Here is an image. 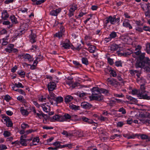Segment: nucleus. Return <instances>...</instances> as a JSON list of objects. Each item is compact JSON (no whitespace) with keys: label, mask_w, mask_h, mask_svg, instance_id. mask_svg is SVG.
I'll use <instances>...</instances> for the list:
<instances>
[{"label":"nucleus","mask_w":150,"mask_h":150,"mask_svg":"<svg viewBox=\"0 0 150 150\" xmlns=\"http://www.w3.org/2000/svg\"><path fill=\"white\" fill-rule=\"evenodd\" d=\"M145 53L141 54L139 56V60L137 61L135 67L137 68H143L146 65H150V60L148 57H145Z\"/></svg>","instance_id":"f257e3e1"},{"label":"nucleus","mask_w":150,"mask_h":150,"mask_svg":"<svg viewBox=\"0 0 150 150\" xmlns=\"http://www.w3.org/2000/svg\"><path fill=\"white\" fill-rule=\"evenodd\" d=\"M92 94L91 96H96L101 93L107 94L109 93L108 90L103 88H100L98 87H94L91 89Z\"/></svg>","instance_id":"f03ea898"},{"label":"nucleus","mask_w":150,"mask_h":150,"mask_svg":"<svg viewBox=\"0 0 150 150\" xmlns=\"http://www.w3.org/2000/svg\"><path fill=\"white\" fill-rule=\"evenodd\" d=\"M105 24L106 26L109 23L113 25L117 22V23L120 21V18H116L115 16H114L113 17H112L111 16H109L108 17L105 18Z\"/></svg>","instance_id":"7ed1b4c3"},{"label":"nucleus","mask_w":150,"mask_h":150,"mask_svg":"<svg viewBox=\"0 0 150 150\" xmlns=\"http://www.w3.org/2000/svg\"><path fill=\"white\" fill-rule=\"evenodd\" d=\"M142 117L143 118H141L139 119V120L142 123L148 125L150 123V120L146 118V117H150V114L148 113H143L142 114Z\"/></svg>","instance_id":"20e7f679"},{"label":"nucleus","mask_w":150,"mask_h":150,"mask_svg":"<svg viewBox=\"0 0 150 150\" xmlns=\"http://www.w3.org/2000/svg\"><path fill=\"white\" fill-rule=\"evenodd\" d=\"M142 117L143 118H141L139 119V120L142 123L148 125L150 123V120L146 118V117H150V114L148 113H143L142 114Z\"/></svg>","instance_id":"39448f33"},{"label":"nucleus","mask_w":150,"mask_h":150,"mask_svg":"<svg viewBox=\"0 0 150 150\" xmlns=\"http://www.w3.org/2000/svg\"><path fill=\"white\" fill-rule=\"evenodd\" d=\"M90 98L93 100L100 102L102 101L104 99V96L101 94V93L96 96H91Z\"/></svg>","instance_id":"423d86ee"},{"label":"nucleus","mask_w":150,"mask_h":150,"mask_svg":"<svg viewBox=\"0 0 150 150\" xmlns=\"http://www.w3.org/2000/svg\"><path fill=\"white\" fill-rule=\"evenodd\" d=\"M144 89L145 87L144 85H140V93L138 94V97H139V98L143 99L142 98H141L142 96L143 95H144V94L147 95V92L144 90Z\"/></svg>","instance_id":"0eeeda50"},{"label":"nucleus","mask_w":150,"mask_h":150,"mask_svg":"<svg viewBox=\"0 0 150 150\" xmlns=\"http://www.w3.org/2000/svg\"><path fill=\"white\" fill-rule=\"evenodd\" d=\"M51 120L52 121H64V119L63 116H59L58 115H56L52 117Z\"/></svg>","instance_id":"6e6552de"},{"label":"nucleus","mask_w":150,"mask_h":150,"mask_svg":"<svg viewBox=\"0 0 150 150\" xmlns=\"http://www.w3.org/2000/svg\"><path fill=\"white\" fill-rule=\"evenodd\" d=\"M81 106L84 109H89L92 107V105L86 102H82L81 104Z\"/></svg>","instance_id":"1a4fd4ad"},{"label":"nucleus","mask_w":150,"mask_h":150,"mask_svg":"<svg viewBox=\"0 0 150 150\" xmlns=\"http://www.w3.org/2000/svg\"><path fill=\"white\" fill-rule=\"evenodd\" d=\"M20 56L21 58L22 57L25 59H28L30 62H33V57L30 55L28 54H23L21 56V55H19V57Z\"/></svg>","instance_id":"9d476101"},{"label":"nucleus","mask_w":150,"mask_h":150,"mask_svg":"<svg viewBox=\"0 0 150 150\" xmlns=\"http://www.w3.org/2000/svg\"><path fill=\"white\" fill-rule=\"evenodd\" d=\"M129 20L128 19L125 20L123 22V25L125 28H128L130 30L132 29V27L129 22Z\"/></svg>","instance_id":"9b49d317"},{"label":"nucleus","mask_w":150,"mask_h":150,"mask_svg":"<svg viewBox=\"0 0 150 150\" xmlns=\"http://www.w3.org/2000/svg\"><path fill=\"white\" fill-rule=\"evenodd\" d=\"M56 84L54 82H51V81L47 85V88L49 91H52L55 89Z\"/></svg>","instance_id":"f8f14e48"},{"label":"nucleus","mask_w":150,"mask_h":150,"mask_svg":"<svg viewBox=\"0 0 150 150\" xmlns=\"http://www.w3.org/2000/svg\"><path fill=\"white\" fill-rule=\"evenodd\" d=\"M26 26H28V25L25 23L22 24L20 26V29H19V32H20L19 33V35L21 34H21L24 33L25 30H26Z\"/></svg>","instance_id":"ddd939ff"},{"label":"nucleus","mask_w":150,"mask_h":150,"mask_svg":"<svg viewBox=\"0 0 150 150\" xmlns=\"http://www.w3.org/2000/svg\"><path fill=\"white\" fill-rule=\"evenodd\" d=\"M71 43L68 39H66L65 42L62 44V47L66 49H69L71 47Z\"/></svg>","instance_id":"4468645a"},{"label":"nucleus","mask_w":150,"mask_h":150,"mask_svg":"<svg viewBox=\"0 0 150 150\" xmlns=\"http://www.w3.org/2000/svg\"><path fill=\"white\" fill-rule=\"evenodd\" d=\"M61 11V9L59 8L55 10H53L50 12V14L52 16H57Z\"/></svg>","instance_id":"2eb2a0df"},{"label":"nucleus","mask_w":150,"mask_h":150,"mask_svg":"<svg viewBox=\"0 0 150 150\" xmlns=\"http://www.w3.org/2000/svg\"><path fill=\"white\" fill-rule=\"evenodd\" d=\"M54 104L56 105L59 103H61L63 101V98L61 96H58L55 99V100H54Z\"/></svg>","instance_id":"dca6fc26"},{"label":"nucleus","mask_w":150,"mask_h":150,"mask_svg":"<svg viewBox=\"0 0 150 150\" xmlns=\"http://www.w3.org/2000/svg\"><path fill=\"white\" fill-rule=\"evenodd\" d=\"M141 47L140 45H138L135 48L134 50L136 51L133 53V55H136L137 56L139 55L141 53L140 49Z\"/></svg>","instance_id":"f3484780"},{"label":"nucleus","mask_w":150,"mask_h":150,"mask_svg":"<svg viewBox=\"0 0 150 150\" xmlns=\"http://www.w3.org/2000/svg\"><path fill=\"white\" fill-rule=\"evenodd\" d=\"M20 112L22 115L25 116H28L29 114V113L27 111V110L25 109L23 107H21Z\"/></svg>","instance_id":"a211bd4d"},{"label":"nucleus","mask_w":150,"mask_h":150,"mask_svg":"<svg viewBox=\"0 0 150 150\" xmlns=\"http://www.w3.org/2000/svg\"><path fill=\"white\" fill-rule=\"evenodd\" d=\"M126 98L131 102L130 103L131 104L136 103L138 102V100L136 98H133L130 96H127Z\"/></svg>","instance_id":"6ab92c4d"},{"label":"nucleus","mask_w":150,"mask_h":150,"mask_svg":"<svg viewBox=\"0 0 150 150\" xmlns=\"http://www.w3.org/2000/svg\"><path fill=\"white\" fill-rule=\"evenodd\" d=\"M14 47V45L12 44L8 45L7 47L5 49V50L7 52L11 53L12 52L13 48Z\"/></svg>","instance_id":"aec40b11"},{"label":"nucleus","mask_w":150,"mask_h":150,"mask_svg":"<svg viewBox=\"0 0 150 150\" xmlns=\"http://www.w3.org/2000/svg\"><path fill=\"white\" fill-rule=\"evenodd\" d=\"M82 120L83 121L87 122L88 124H93L95 123L93 120L89 119L85 117H82Z\"/></svg>","instance_id":"412c9836"},{"label":"nucleus","mask_w":150,"mask_h":150,"mask_svg":"<svg viewBox=\"0 0 150 150\" xmlns=\"http://www.w3.org/2000/svg\"><path fill=\"white\" fill-rule=\"evenodd\" d=\"M36 36L35 34L32 33L30 35V41L32 43H34L36 42L35 38Z\"/></svg>","instance_id":"4be33fe9"},{"label":"nucleus","mask_w":150,"mask_h":150,"mask_svg":"<svg viewBox=\"0 0 150 150\" xmlns=\"http://www.w3.org/2000/svg\"><path fill=\"white\" fill-rule=\"evenodd\" d=\"M1 14V17L4 20L8 17L9 15L7 13V11L6 10L3 11Z\"/></svg>","instance_id":"5701e85b"},{"label":"nucleus","mask_w":150,"mask_h":150,"mask_svg":"<svg viewBox=\"0 0 150 150\" xmlns=\"http://www.w3.org/2000/svg\"><path fill=\"white\" fill-rule=\"evenodd\" d=\"M117 33L114 31H112L110 34L109 36L112 39L115 38L116 37H117Z\"/></svg>","instance_id":"b1692460"},{"label":"nucleus","mask_w":150,"mask_h":150,"mask_svg":"<svg viewBox=\"0 0 150 150\" xmlns=\"http://www.w3.org/2000/svg\"><path fill=\"white\" fill-rule=\"evenodd\" d=\"M69 107L70 109L76 110L80 109V107L79 106L75 105L72 104L69 105Z\"/></svg>","instance_id":"393cba45"},{"label":"nucleus","mask_w":150,"mask_h":150,"mask_svg":"<svg viewBox=\"0 0 150 150\" xmlns=\"http://www.w3.org/2000/svg\"><path fill=\"white\" fill-rule=\"evenodd\" d=\"M118 48V46L116 44H113L110 47V50L111 51L117 50Z\"/></svg>","instance_id":"a878e982"},{"label":"nucleus","mask_w":150,"mask_h":150,"mask_svg":"<svg viewBox=\"0 0 150 150\" xmlns=\"http://www.w3.org/2000/svg\"><path fill=\"white\" fill-rule=\"evenodd\" d=\"M19 101L21 102L25 106H26V101L23 96H19Z\"/></svg>","instance_id":"bb28decb"},{"label":"nucleus","mask_w":150,"mask_h":150,"mask_svg":"<svg viewBox=\"0 0 150 150\" xmlns=\"http://www.w3.org/2000/svg\"><path fill=\"white\" fill-rule=\"evenodd\" d=\"M73 99V97L71 96H66L65 98V101L66 103L71 101Z\"/></svg>","instance_id":"cd10ccee"},{"label":"nucleus","mask_w":150,"mask_h":150,"mask_svg":"<svg viewBox=\"0 0 150 150\" xmlns=\"http://www.w3.org/2000/svg\"><path fill=\"white\" fill-rule=\"evenodd\" d=\"M96 49V47L95 46L93 45H91L88 48V50L90 52L93 53L95 52Z\"/></svg>","instance_id":"c85d7f7f"},{"label":"nucleus","mask_w":150,"mask_h":150,"mask_svg":"<svg viewBox=\"0 0 150 150\" xmlns=\"http://www.w3.org/2000/svg\"><path fill=\"white\" fill-rule=\"evenodd\" d=\"M140 93V91L136 88H134L132 89L131 91V94L133 95H137L138 97V94Z\"/></svg>","instance_id":"c756f323"},{"label":"nucleus","mask_w":150,"mask_h":150,"mask_svg":"<svg viewBox=\"0 0 150 150\" xmlns=\"http://www.w3.org/2000/svg\"><path fill=\"white\" fill-rule=\"evenodd\" d=\"M140 137L142 139H147L148 141L150 140V137L145 134H141L140 135Z\"/></svg>","instance_id":"7c9ffc66"},{"label":"nucleus","mask_w":150,"mask_h":150,"mask_svg":"<svg viewBox=\"0 0 150 150\" xmlns=\"http://www.w3.org/2000/svg\"><path fill=\"white\" fill-rule=\"evenodd\" d=\"M71 46L70 47H71V48L73 49V50H79L81 49V44H79L78 46L76 47H74V46H73L72 44H71Z\"/></svg>","instance_id":"2f4dec72"},{"label":"nucleus","mask_w":150,"mask_h":150,"mask_svg":"<svg viewBox=\"0 0 150 150\" xmlns=\"http://www.w3.org/2000/svg\"><path fill=\"white\" fill-rule=\"evenodd\" d=\"M10 18L13 23L15 24L17 23L16 19L14 16H10Z\"/></svg>","instance_id":"473e14b6"},{"label":"nucleus","mask_w":150,"mask_h":150,"mask_svg":"<svg viewBox=\"0 0 150 150\" xmlns=\"http://www.w3.org/2000/svg\"><path fill=\"white\" fill-rule=\"evenodd\" d=\"M63 34V33L59 31L57 33H56L54 35V37H57L59 38H61L62 37V36Z\"/></svg>","instance_id":"72a5a7b5"},{"label":"nucleus","mask_w":150,"mask_h":150,"mask_svg":"<svg viewBox=\"0 0 150 150\" xmlns=\"http://www.w3.org/2000/svg\"><path fill=\"white\" fill-rule=\"evenodd\" d=\"M42 107L43 111L45 112H49L50 111V108H48L44 104H42Z\"/></svg>","instance_id":"f704fd0d"},{"label":"nucleus","mask_w":150,"mask_h":150,"mask_svg":"<svg viewBox=\"0 0 150 150\" xmlns=\"http://www.w3.org/2000/svg\"><path fill=\"white\" fill-rule=\"evenodd\" d=\"M19 83H15V85H14L12 87V89L14 91H19Z\"/></svg>","instance_id":"c9c22d12"},{"label":"nucleus","mask_w":150,"mask_h":150,"mask_svg":"<svg viewBox=\"0 0 150 150\" xmlns=\"http://www.w3.org/2000/svg\"><path fill=\"white\" fill-rule=\"evenodd\" d=\"M20 144L23 146H27L26 141L25 139H23L20 138V141L19 142Z\"/></svg>","instance_id":"e433bc0d"},{"label":"nucleus","mask_w":150,"mask_h":150,"mask_svg":"<svg viewBox=\"0 0 150 150\" xmlns=\"http://www.w3.org/2000/svg\"><path fill=\"white\" fill-rule=\"evenodd\" d=\"M82 62L83 64L86 65H88V60L86 58L83 57L82 58Z\"/></svg>","instance_id":"4c0bfd02"},{"label":"nucleus","mask_w":150,"mask_h":150,"mask_svg":"<svg viewBox=\"0 0 150 150\" xmlns=\"http://www.w3.org/2000/svg\"><path fill=\"white\" fill-rule=\"evenodd\" d=\"M77 9V5L74 4L71 5V7L69 9V11L74 12Z\"/></svg>","instance_id":"58836bf2"},{"label":"nucleus","mask_w":150,"mask_h":150,"mask_svg":"<svg viewBox=\"0 0 150 150\" xmlns=\"http://www.w3.org/2000/svg\"><path fill=\"white\" fill-rule=\"evenodd\" d=\"M64 117V120L65 119L68 120V119H70L71 118V116L68 113H65L64 116H63Z\"/></svg>","instance_id":"ea45409f"},{"label":"nucleus","mask_w":150,"mask_h":150,"mask_svg":"<svg viewBox=\"0 0 150 150\" xmlns=\"http://www.w3.org/2000/svg\"><path fill=\"white\" fill-rule=\"evenodd\" d=\"M39 139L38 137H36L33 140L32 142H33V145H37V144H35V142H37V143H38L39 142Z\"/></svg>","instance_id":"a19ab883"},{"label":"nucleus","mask_w":150,"mask_h":150,"mask_svg":"<svg viewBox=\"0 0 150 150\" xmlns=\"http://www.w3.org/2000/svg\"><path fill=\"white\" fill-rule=\"evenodd\" d=\"M62 134L66 136L67 137L68 136H72V134H68L67 132L65 130H64L63 132H62Z\"/></svg>","instance_id":"79ce46f5"},{"label":"nucleus","mask_w":150,"mask_h":150,"mask_svg":"<svg viewBox=\"0 0 150 150\" xmlns=\"http://www.w3.org/2000/svg\"><path fill=\"white\" fill-rule=\"evenodd\" d=\"M3 135L4 137H7L11 136V134L10 132L7 131H5L4 132Z\"/></svg>","instance_id":"37998d69"},{"label":"nucleus","mask_w":150,"mask_h":150,"mask_svg":"<svg viewBox=\"0 0 150 150\" xmlns=\"http://www.w3.org/2000/svg\"><path fill=\"white\" fill-rule=\"evenodd\" d=\"M21 127L23 129H25L26 127L29 128V126L27 124L23 123L21 125Z\"/></svg>","instance_id":"c03bdc74"},{"label":"nucleus","mask_w":150,"mask_h":150,"mask_svg":"<svg viewBox=\"0 0 150 150\" xmlns=\"http://www.w3.org/2000/svg\"><path fill=\"white\" fill-rule=\"evenodd\" d=\"M10 120V119L8 116H4L2 118V121L3 122H5L6 123H7L8 121H9Z\"/></svg>","instance_id":"a18cd8bd"},{"label":"nucleus","mask_w":150,"mask_h":150,"mask_svg":"<svg viewBox=\"0 0 150 150\" xmlns=\"http://www.w3.org/2000/svg\"><path fill=\"white\" fill-rule=\"evenodd\" d=\"M124 53V57H127L132 53V52L130 50H128V51H126Z\"/></svg>","instance_id":"49530a36"},{"label":"nucleus","mask_w":150,"mask_h":150,"mask_svg":"<svg viewBox=\"0 0 150 150\" xmlns=\"http://www.w3.org/2000/svg\"><path fill=\"white\" fill-rule=\"evenodd\" d=\"M49 92L50 96L53 99V100H55V99L56 98V95L53 93L52 91H50Z\"/></svg>","instance_id":"de8ad7c7"},{"label":"nucleus","mask_w":150,"mask_h":150,"mask_svg":"<svg viewBox=\"0 0 150 150\" xmlns=\"http://www.w3.org/2000/svg\"><path fill=\"white\" fill-rule=\"evenodd\" d=\"M115 65L117 67H122V63L121 61H117L115 62Z\"/></svg>","instance_id":"09e8293b"},{"label":"nucleus","mask_w":150,"mask_h":150,"mask_svg":"<svg viewBox=\"0 0 150 150\" xmlns=\"http://www.w3.org/2000/svg\"><path fill=\"white\" fill-rule=\"evenodd\" d=\"M60 142H56L53 144V145L56 147H58L59 148H60L61 145L60 144Z\"/></svg>","instance_id":"8fccbe9b"},{"label":"nucleus","mask_w":150,"mask_h":150,"mask_svg":"<svg viewBox=\"0 0 150 150\" xmlns=\"http://www.w3.org/2000/svg\"><path fill=\"white\" fill-rule=\"evenodd\" d=\"M1 41L2 42V44L3 45H6L8 43V42L7 41V39L4 38L1 40Z\"/></svg>","instance_id":"3c124183"},{"label":"nucleus","mask_w":150,"mask_h":150,"mask_svg":"<svg viewBox=\"0 0 150 150\" xmlns=\"http://www.w3.org/2000/svg\"><path fill=\"white\" fill-rule=\"evenodd\" d=\"M73 63L77 67H81L82 66L81 64H80L79 62L76 61H73Z\"/></svg>","instance_id":"603ef678"},{"label":"nucleus","mask_w":150,"mask_h":150,"mask_svg":"<svg viewBox=\"0 0 150 150\" xmlns=\"http://www.w3.org/2000/svg\"><path fill=\"white\" fill-rule=\"evenodd\" d=\"M107 59L108 63L110 65H112L114 64V62L113 59L108 57V58Z\"/></svg>","instance_id":"864d4df0"},{"label":"nucleus","mask_w":150,"mask_h":150,"mask_svg":"<svg viewBox=\"0 0 150 150\" xmlns=\"http://www.w3.org/2000/svg\"><path fill=\"white\" fill-rule=\"evenodd\" d=\"M25 76V72L23 71H21L19 72V77L22 78H24Z\"/></svg>","instance_id":"5fc2aeb1"},{"label":"nucleus","mask_w":150,"mask_h":150,"mask_svg":"<svg viewBox=\"0 0 150 150\" xmlns=\"http://www.w3.org/2000/svg\"><path fill=\"white\" fill-rule=\"evenodd\" d=\"M113 95L115 96L118 98H123L124 97V95L122 93L119 94L115 93H114Z\"/></svg>","instance_id":"6e6d98bb"},{"label":"nucleus","mask_w":150,"mask_h":150,"mask_svg":"<svg viewBox=\"0 0 150 150\" xmlns=\"http://www.w3.org/2000/svg\"><path fill=\"white\" fill-rule=\"evenodd\" d=\"M143 30L150 32V28L149 26H144L143 27Z\"/></svg>","instance_id":"4d7b16f0"},{"label":"nucleus","mask_w":150,"mask_h":150,"mask_svg":"<svg viewBox=\"0 0 150 150\" xmlns=\"http://www.w3.org/2000/svg\"><path fill=\"white\" fill-rule=\"evenodd\" d=\"M121 137V135L119 134L118 135V134H115L114 135H113L111 136L110 137V139H114L116 137Z\"/></svg>","instance_id":"13d9d810"},{"label":"nucleus","mask_w":150,"mask_h":150,"mask_svg":"<svg viewBox=\"0 0 150 150\" xmlns=\"http://www.w3.org/2000/svg\"><path fill=\"white\" fill-rule=\"evenodd\" d=\"M7 149L6 146L4 144H0V150H4Z\"/></svg>","instance_id":"bf43d9fd"},{"label":"nucleus","mask_w":150,"mask_h":150,"mask_svg":"<svg viewBox=\"0 0 150 150\" xmlns=\"http://www.w3.org/2000/svg\"><path fill=\"white\" fill-rule=\"evenodd\" d=\"M92 39V37L89 35H86L85 36V40L86 41H89Z\"/></svg>","instance_id":"052dcab7"},{"label":"nucleus","mask_w":150,"mask_h":150,"mask_svg":"<svg viewBox=\"0 0 150 150\" xmlns=\"http://www.w3.org/2000/svg\"><path fill=\"white\" fill-rule=\"evenodd\" d=\"M142 97L141 98H142L144 99L149 100L150 99V96H148L147 95L144 94V95H143L142 96Z\"/></svg>","instance_id":"680f3d73"},{"label":"nucleus","mask_w":150,"mask_h":150,"mask_svg":"<svg viewBox=\"0 0 150 150\" xmlns=\"http://www.w3.org/2000/svg\"><path fill=\"white\" fill-rule=\"evenodd\" d=\"M118 111L122 112V113L123 114H124L126 113L125 109L123 108H120L118 110Z\"/></svg>","instance_id":"e2e57ef3"},{"label":"nucleus","mask_w":150,"mask_h":150,"mask_svg":"<svg viewBox=\"0 0 150 150\" xmlns=\"http://www.w3.org/2000/svg\"><path fill=\"white\" fill-rule=\"evenodd\" d=\"M11 98L8 95H6L4 97V99L7 102H8Z\"/></svg>","instance_id":"0e129e2a"},{"label":"nucleus","mask_w":150,"mask_h":150,"mask_svg":"<svg viewBox=\"0 0 150 150\" xmlns=\"http://www.w3.org/2000/svg\"><path fill=\"white\" fill-rule=\"evenodd\" d=\"M135 30H136L137 31L140 33L142 32L143 31V28H142L141 27H140L138 26L137 27H136Z\"/></svg>","instance_id":"69168bd1"},{"label":"nucleus","mask_w":150,"mask_h":150,"mask_svg":"<svg viewBox=\"0 0 150 150\" xmlns=\"http://www.w3.org/2000/svg\"><path fill=\"white\" fill-rule=\"evenodd\" d=\"M108 82H110V84L112 85H115V84H117V82L115 81L114 80H110L109 79H108Z\"/></svg>","instance_id":"338daca9"},{"label":"nucleus","mask_w":150,"mask_h":150,"mask_svg":"<svg viewBox=\"0 0 150 150\" xmlns=\"http://www.w3.org/2000/svg\"><path fill=\"white\" fill-rule=\"evenodd\" d=\"M45 0H40L37 1L36 3L35 4H34L40 5L42 3H44Z\"/></svg>","instance_id":"774afa93"}]
</instances>
